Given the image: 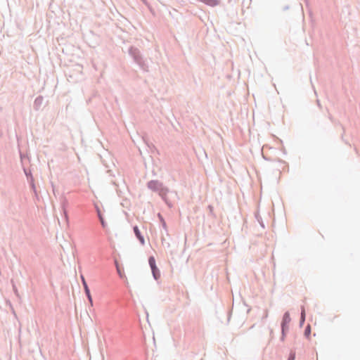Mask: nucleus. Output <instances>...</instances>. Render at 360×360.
Segmentation results:
<instances>
[{
	"label": "nucleus",
	"instance_id": "2",
	"mask_svg": "<svg viewBox=\"0 0 360 360\" xmlns=\"http://www.w3.org/2000/svg\"><path fill=\"white\" fill-rule=\"evenodd\" d=\"M128 53L143 72H148V65L138 48L131 46L128 49Z\"/></svg>",
	"mask_w": 360,
	"mask_h": 360
},
{
	"label": "nucleus",
	"instance_id": "25",
	"mask_svg": "<svg viewBox=\"0 0 360 360\" xmlns=\"http://www.w3.org/2000/svg\"><path fill=\"white\" fill-rule=\"evenodd\" d=\"M341 129H342V134H343V136H345V127L342 125V127H340Z\"/></svg>",
	"mask_w": 360,
	"mask_h": 360
},
{
	"label": "nucleus",
	"instance_id": "6",
	"mask_svg": "<svg viewBox=\"0 0 360 360\" xmlns=\"http://www.w3.org/2000/svg\"><path fill=\"white\" fill-rule=\"evenodd\" d=\"M95 209H96V214H97V217L99 219V221L101 224V226L105 229L107 228V222L105 221V219H104V217L99 208V207L98 205H95Z\"/></svg>",
	"mask_w": 360,
	"mask_h": 360
},
{
	"label": "nucleus",
	"instance_id": "1",
	"mask_svg": "<svg viewBox=\"0 0 360 360\" xmlns=\"http://www.w3.org/2000/svg\"><path fill=\"white\" fill-rule=\"evenodd\" d=\"M147 188L153 192L158 193L161 199L169 207H172V203L169 200L167 194L172 191L158 180H150L147 182Z\"/></svg>",
	"mask_w": 360,
	"mask_h": 360
},
{
	"label": "nucleus",
	"instance_id": "14",
	"mask_svg": "<svg viewBox=\"0 0 360 360\" xmlns=\"http://www.w3.org/2000/svg\"><path fill=\"white\" fill-rule=\"evenodd\" d=\"M148 264L150 266H153V264H156V261L154 256L151 255L148 257Z\"/></svg>",
	"mask_w": 360,
	"mask_h": 360
},
{
	"label": "nucleus",
	"instance_id": "24",
	"mask_svg": "<svg viewBox=\"0 0 360 360\" xmlns=\"http://www.w3.org/2000/svg\"><path fill=\"white\" fill-rule=\"evenodd\" d=\"M316 103H317L318 107H319L320 109H321V108H322V105H321V102H320V101H319V100H316Z\"/></svg>",
	"mask_w": 360,
	"mask_h": 360
},
{
	"label": "nucleus",
	"instance_id": "4",
	"mask_svg": "<svg viewBox=\"0 0 360 360\" xmlns=\"http://www.w3.org/2000/svg\"><path fill=\"white\" fill-rule=\"evenodd\" d=\"M80 277H81V281H82V285L84 288L85 295H86L90 305L92 307L93 306V299H92L91 291H90V289L87 284V282H86L84 276L82 274L81 275Z\"/></svg>",
	"mask_w": 360,
	"mask_h": 360
},
{
	"label": "nucleus",
	"instance_id": "5",
	"mask_svg": "<svg viewBox=\"0 0 360 360\" xmlns=\"http://www.w3.org/2000/svg\"><path fill=\"white\" fill-rule=\"evenodd\" d=\"M291 321V318L290 316L289 311H285L282 318L281 323V330H289V323Z\"/></svg>",
	"mask_w": 360,
	"mask_h": 360
},
{
	"label": "nucleus",
	"instance_id": "13",
	"mask_svg": "<svg viewBox=\"0 0 360 360\" xmlns=\"http://www.w3.org/2000/svg\"><path fill=\"white\" fill-rule=\"evenodd\" d=\"M311 326L309 324H308L305 328H304V337L307 338V339H309L310 338V335H311Z\"/></svg>",
	"mask_w": 360,
	"mask_h": 360
},
{
	"label": "nucleus",
	"instance_id": "16",
	"mask_svg": "<svg viewBox=\"0 0 360 360\" xmlns=\"http://www.w3.org/2000/svg\"><path fill=\"white\" fill-rule=\"evenodd\" d=\"M68 203L67 200H65L63 203H62V208H63V214H64V216L66 219H68V212L67 210H65V204Z\"/></svg>",
	"mask_w": 360,
	"mask_h": 360
},
{
	"label": "nucleus",
	"instance_id": "9",
	"mask_svg": "<svg viewBox=\"0 0 360 360\" xmlns=\"http://www.w3.org/2000/svg\"><path fill=\"white\" fill-rule=\"evenodd\" d=\"M150 267L151 269L153 278L155 281H158L160 278V271L159 270L156 264H153V266H151Z\"/></svg>",
	"mask_w": 360,
	"mask_h": 360
},
{
	"label": "nucleus",
	"instance_id": "27",
	"mask_svg": "<svg viewBox=\"0 0 360 360\" xmlns=\"http://www.w3.org/2000/svg\"><path fill=\"white\" fill-rule=\"evenodd\" d=\"M13 290H14L15 293L17 294L18 293V290H17V288H16L15 285L13 283Z\"/></svg>",
	"mask_w": 360,
	"mask_h": 360
},
{
	"label": "nucleus",
	"instance_id": "26",
	"mask_svg": "<svg viewBox=\"0 0 360 360\" xmlns=\"http://www.w3.org/2000/svg\"><path fill=\"white\" fill-rule=\"evenodd\" d=\"M141 1H142V2H143L146 6H148V7H149V4H148V1H147L146 0H141Z\"/></svg>",
	"mask_w": 360,
	"mask_h": 360
},
{
	"label": "nucleus",
	"instance_id": "32",
	"mask_svg": "<svg viewBox=\"0 0 360 360\" xmlns=\"http://www.w3.org/2000/svg\"><path fill=\"white\" fill-rule=\"evenodd\" d=\"M354 150H355L356 153H358V150L356 148H354Z\"/></svg>",
	"mask_w": 360,
	"mask_h": 360
},
{
	"label": "nucleus",
	"instance_id": "31",
	"mask_svg": "<svg viewBox=\"0 0 360 360\" xmlns=\"http://www.w3.org/2000/svg\"><path fill=\"white\" fill-rule=\"evenodd\" d=\"M288 8H289V6H285V7L283 8V10H284V11H286V10H288Z\"/></svg>",
	"mask_w": 360,
	"mask_h": 360
},
{
	"label": "nucleus",
	"instance_id": "7",
	"mask_svg": "<svg viewBox=\"0 0 360 360\" xmlns=\"http://www.w3.org/2000/svg\"><path fill=\"white\" fill-rule=\"evenodd\" d=\"M133 231H134L136 238L139 240L140 243L142 245H145V238H144V236L142 235L141 231L139 230L138 226L135 225L133 227Z\"/></svg>",
	"mask_w": 360,
	"mask_h": 360
},
{
	"label": "nucleus",
	"instance_id": "10",
	"mask_svg": "<svg viewBox=\"0 0 360 360\" xmlns=\"http://www.w3.org/2000/svg\"><path fill=\"white\" fill-rule=\"evenodd\" d=\"M158 217L160 220V222L161 224L162 229L165 231L166 233L168 234L167 223H166L163 216L159 212V213H158Z\"/></svg>",
	"mask_w": 360,
	"mask_h": 360
},
{
	"label": "nucleus",
	"instance_id": "30",
	"mask_svg": "<svg viewBox=\"0 0 360 360\" xmlns=\"http://www.w3.org/2000/svg\"><path fill=\"white\" fill-rule=\"evenodd\" d=\"M305 1V4H306V6H309V1L308 0H304Z\"/></svg>",
	"mask_w": 360,
	"mask_h": 360
},
{
	"label": "nucleus",
	"instance_id": "11",
	"mask_svg": "<svg viewBox=\"0 0 360 360\" xmlns=\"http://www.w3.org/2000/svg\"><path fill=\"white\" fill-rule=\"evenodd\" d=\"M305 319H306L305 310H304V307L302 306L301 307V314H300V323H299L300 327H302V326L304 325V323L305 322Z\"/></svg>",
	"mask_w": 360,
	"mask_h": 360
},
{
	"label": "nucleus",
	"instance_id": "17",
	"mask_svg": "<svg viewBox=\"0 0 360 360\" xmlns=\"http://www.w3.org/2000/svg\"><path fill=\"white\" fill-rule=\"evenodd\" d=\"M295 356H296L295 352L293 351V350H291L290 354H289L288 360H295Z\"/></svg>",
	"mask_w": 360,
	"mask_h": 360
},
{
	"label": "nucleus",
	"instance_id": "8",
	"mask_svg": "<svg viewBox=\"0 0 360 360\" xmlns=\"http://www.w3.org/2000/svg\"><path fill=\"white\" fill-rule=\"evenodd\" d=\"M43 101H44V97L42 96H38L34 101V104H33L34 109L35 110H39L42 105Z\"/></svg>",
	"mask_w": 360,
	"mask_h": 360
},
{
	"label": "nucleus",
	"instance_id": "12",
	"mask_svg": "<svg viewBox=\"0 0 360 360\" xmlns=\"http://www.w3.org/2000/svg\"><path fill=\"white\" fill-rule=\"evenodd\" d=\"M255 217L257 219V221L259 222V224L261 226V227L262 229H264L265 228L264 223V221L262 220V218L260 216V214H259L258 211L255 212Z\"/></svg>",
	"mask_w": 360,
	"mask_h": 360
},
{
	"label": "nucleus",
	"instance_id": "20",
	"mask_svg": "<svg viewBox=\"0 0 360 360\" xmlns=\"http://www.w3.org/2000/svg\"><path fill=\"white\" fill-rule=\"evenodd\" d=\"M335 126H339V127H342V124H341V122L338 120H335V121L333 122H332Z\"/></svg>",
	"mask_w": 360,
	"mask_h": 360
},
{
	"label": "nucleus",
	"instance_id": "15",
	"mask_svg": "<svg viewBox=\"0 0 360 360\" xmlns=\"http://www.w3.org/2000/svg\"><path fill=\"white\" fill-rule=\"evenodd\" d=\"M288 331V330H281V335L280 337V341L284 342Z\"/></svg>",
	"mask_w": 360,
	"mask_h": 360
},
{
	"label": "nucleus",
	"instance_id": "29",
	"mask_svg": "<svg viewBox=\"0 0 360 360\" xmlns=\"http://www.w3.org/2000/svg\"><path fill=\"white\" fill-rule=\"evenodd\" d=\"M273 330L272 329H270V335L271 338H273Z\"/></svg>",
	"mask_w": 360,
	"mask_h": 360
},
{
	"label": "nucleus",
	"instance_id": "23",
	"mask_svg": "<svg viewBox=\"0 0 360 360\" xmlns=\"http://www.w3.org/2000/svg\"><path fill=\"white\" fill-rule=\"evenodd\" d=\"M207 207L210 210V214H213V207L212 205H208Z\"/></svg>",
	"mask_w": 360,
	"mask_h": 360
},
{
	"label": "nucleus",
	"instance_id": "21",
	"mask_svg": "<svg viewBox=\"0 0 360 360\" xmlns=\"http://www.w3.org/2000/svg\"><path fill=\"white\" fill-rule=\"evenodd\" d=\"M20 161L22 162V165H23L22 164V161H23V159L27 156L25 155L24 153H22L20 150Z\"/></svg>",
	"mask_w": 360,
	"mask_h": 360
},
{
	"label": "nucleus",
	"instance_id": "22",
	"mask_svg": "<svg viewBox=\"0 0 360 360\" xmlns=\"http://www.w3.org/2000/svg\"><path fill=\"white\" fill-rule=\"evenodd\" d=\"M341 140L347 145H349L350 146V144L349 143L348 141L345 139L344 136H343V134H341Z\"/></svg>",
	"mask_w": 360,
	"mask_h": 360
},
{
	"label": "nucleus",
	"instance_id": "3",
	"mask_svg": "<svg viewBox=\"0 0 360 360\" xmlns=\"http://www.w3.org/2000/svg\"><path fill=\"white\" fill-rule=\"evenodd\" d=\"M22 170L24 172L25 175L27 177V180L30 184L31 190L33 191L35 196L37 198L38 194H37V188H36V186L34 184V179L32 174L31 170L26 168L25 166H22Z\"/></svg>",
	"mask_w": 360,
	"mask_h": 360
},
{
	"label": "nucleus",
	"instance_id": "33",
	"mask_svg": "<svg viewBox=\"0 0 360 360\" xmlns=\"http://www.w3.org/2000/svg\"><path fill=\"white\" fill-rule=\"evenodd\" d=\"M52 187H53V193H55V188H54V187H53V184H52Z\"/></svg>",
	"mask_w": 360,
	"mask_h": 360
},
{
	"label": "nucleus",
	"instance_id": "18",
	"mask_svg": "<svg viewBox=\"0 0 360 360\" xmlns=\"http://www.w3.org/2000/svg\"><path fill=\"white\" fill-rule=\"evenodd\" d=\"M115 266H116V269H117V271L118 274L120 275V276L122 277V272H121V270L120 269L119 264H118L117 261L115 260Z\"/></svg>",
	"mask_w": 360,
	"mask_h": 360
},
{
	"label": "nucleus",
	"instance_id": "28",
	"mask_svg": "<svg viewBox=\"0 0 360 360\" xmlns=\"http://www.w3.org/2000/svg\"><path fill=\"white\" fill-rule=\"evenodd\" d=\"M267 316H268V312H267V311H265V314H264V315L263 316V318H262V319H266V318H267Z\"/></svg>",
	"mask_w": 360,
	"mask_h": 360
},
{
	"label": "nucleus",
	"instance_id": "19",
	"mask_svg": "<svg viewBox=\"0 0 360 360\" xmlns=\"http://www.w3.org/2000/svg\"><path fill=\"white\" fill-rule=\"evenodd\" d=\"M326 110H327V112L328 113V119L330 120V121L331 122H333L335 119L334 118V117L330 113H329V111H328V108H326Z\"/></svg>",
	"mask_w": 360,
	"mask_h": 360
}]
</instances>
